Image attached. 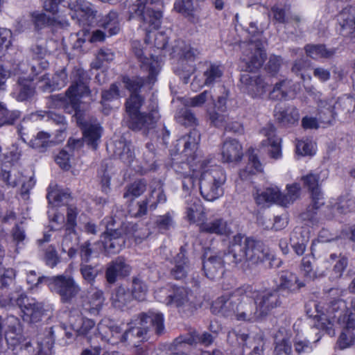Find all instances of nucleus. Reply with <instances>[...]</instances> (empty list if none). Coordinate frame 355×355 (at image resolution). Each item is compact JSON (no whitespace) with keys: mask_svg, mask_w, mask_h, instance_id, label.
Instances as JSON below:
<instances>
[{"mask_svg":"<svg viewBox=\"0 0 355 355\" xmlns=\"http://www.w3.org/2000/svg\"><path fill=\"white\" fill-rule=\"evenodd\" d=\"M271 257L261 241L238 234L231 241L227 253L210 256L203 261L202 268L208 278L216 279L223 275L225 263L238 265L249 261L256 264L272 259Z\"/></svg>","mask_w":355,"mask_h":355,"instance_id":"obj_1","label":"nucleus"},{"mask_svg":"<svg viewBox=\"0 0 355 355\" xmlns=\"http://www.w3.org/2000/svg\"><path fill=\"white\" fill-rule=\"evenodd\" d=\"M144 103V98L139 93L130 94L125 102L128 117L124 120L125 125L133 131H141L146 135L155 128L160 119L158 105L152 102L148 107V112H140Z\"/></svg>","mask_w":355,"mask_h":355,"instance_id":"obj_2","label":"nucleus"},{"mask_svg":"<svg viewBox=\"0 0 355 355\" xmlns=\"http://www.w3.org/2000/svg\"><path fill=\"white\" fill-rule=\"evenodd\" d=\"M162 0H136L129 8L128 19L137 18L146 32L145 42H148L149 34L161 26L163 13Z\"/></svg>","mask_w":355,"mask_h":355,"instance_id":"obj_3","label":"nucleus"},{"mask_svg":"<svg viewBox=\"0 0 355 355\" xmlns=\"http://www.w3.org/2000/svg\"><path fill=\"white\" fill-rule=\"evenodd\" d=\"M246 31L254 39L252 38L248 43H243L241 60L245 63L247 71H254L262 67L266 58L264 51L265 41L259 37H256L263 32L261 28L258 27L257 23L250 22L246 28Z\"/></svg>","mask_w":355,"mask_h":355,"instance_id":"obj_4","label":"nucleus"},{"mask_svg":"<svg viewBox=\"0 0 355 355\" xmlns=\"http://www.w3.org/2000/svg\"><path fill=\"white\" fill-rule=\"evenodd\" d=\"M132 324L135 326L121 335V341H127L130 335L141 341L146 339L148 334L151 331H154L157 335H161L164 332V318L160 313H141L133 320Z\"/></svg>","mask_w":355,"mask_h":355,"instance_id":"obj_5","label":"nucleus"},{"mask_svg":"<svg viewBox=\"0 0 355 355\" xmlns=\"http://www.w3.org/2000/svg\"><path fill=\"white\" fill-rule=\"evenodd\" d=\"M225 180V174L220 166L204 171L199 180L201 196L207 201L216 200L223 194L221 187Z\"/></svg>","mask_w":355,"mask_h":355,"instance_id":"obj_6","label":"nucleus"},{"mask_svg":"<svg viewBox=\"0 0 355 355\" xmlns=\"http://www.w3.org/2000/svg\"><path fill=\"white\" fill-rule=\"evenodd\" d=\"M123 234L128 238H134L136 243H139L143 239L137 232V225L135 223L123 224L121 230H112L107 225V230L104 232V247L108 253L116 254L121 251L125 245Z\"/></svg>","mask_w":355,"mask_h":355,"instance_id":"obj_7","label":"nucleus"},{"mask_svg":"<svg viewBox=\"0 0 355 355\" xmlns=\"http://www.w3.org/2000/svg\"><path fill=\"white\" fill-rule=\"evenodd\" d=\"M39 281H45L50 291L58 294L63 303H70L80 291V286L70 275H59Z\"/></svg>","mask_w":355,"mask_h":355,"instance_id":"obj_8","label":"nucleus"},{"mask_svg":"<svg viewBox=\"0 0 355 355\" xmlns=\"http://www.w3.org/2000/svg\"><path fill=\"white\" fill-rule=\"evenodd\" d=\"M324 318H321L320 327L324 330L329 335L335 334L334 329V322L336 321L341 325H345V315H347L346 302L340 298L331 300L325 307Z\"/></svg>","mask_w":355,"mask_h":355,"instance_id":"obj_9","label":"nucleus"},{"mask_svg":"<svg viewBox=\"0 0 355 355\" xmlns=\"http://www.w3.org/2000/svg\"><path fill=\"white\" fill-rule=\"evenodd\" d=\"M54 344L53 327L46 329L37 341H28L21 345L12 355H53Z\"/></svg>","mask_w":355,"mask_h":355,"instance_id":"obj_10","label":"nucleus"},{"mask_svg":"<svg viewBox=\"0 0 355 355\" xmlns=\"http://www.w3.org/2000/svg\"><path fill=\"white\" fill-rule=\"evenodd\" d=\"M242 287L250 288V294L242 293L241 300L237 304L236 318L239 321L255 322L263 318L259 307L256 303L255 290L250 285H244Z\"/></svg>","mask_w":355,"mask_h":355,"instance_id":"obj_11","label":"nucleus"},{"mask_svg":"<svg viewBox=\"0 0 355 355\" xmlns=\"http://www.w3.org/2000/svg\"><path fill=\"white\" fill-rule=\"evenodd\" d=\"M250 288L240 287L229 295L218 297L212 304L211 310L214 313H220L223 316H236L237 304L241 300L242 293L250 294Z\"/></svg>","mask_w":355,"mask_h":355,"instance_id":"obj_12","label":"nucleus"},{"mask_svg":"<svg viewBox=\"0 0 355 355\" xmlns=\"http://www.w3.org/2000/svg\"><path fill=\"white\" fill-rule=\"evenodd\" d=\"M70 15L73 19H76L79 25L90 26L95 22L96 10L92 3L85 0H77L75 2L67 3Z\"/></svg>","mask_w":355,"mask_h":355,"instance_id":"obj_13","label":"nucleus"},{"mask_svg":"<svg viewBox=\"0 0 355 355\" xmlns=\"http://www.w3.org/2000/svg\"><path fill=\"white\" fill-rule=\"evenodd\" d=\"M254 297L263 318H264L268 315L272 309L282 304L285 296L275 288L264 290L261 292L255 291Z\"/></svg>","mask_w":355,"mask_h":355,"instance_id":"obj_14","label":"nucleus"},{"mask_svg":"<svg viewBox=\"0 0 355 355\" xmlns=\"http://www.w3.org/2000/svg\"><path fill=\"white\" fill-rule=\"evenodd\" d=\"M248 335L241 333L234 329L229 331L227 340L234 343L236 339L239 343H243V355H262L263 352L264 342L260 336L248 339Z\"/></svg>","mask_w":355,"mask_h":355,"instance_id":"obj_15","label":"nucleus"},{"mask_svg":"<svg viewBox=\"0 0 355 355\" xmlns=\"http://www.w3.org/2000/svg\"><path fill=\"white\" fill-rule=\"evenodd\" d=\"M17 305L23 313V320L28 322L36 323L41 320L44 309L43 304L35 299H29L26 295H21L16 300Z\"/></svg>","mask_w":355,"mask_h":355,"instance_id":"obj_16","label":"nucleus"},{"mask_svg":"<svg viewBox=\"0 0 355 355\" xmlns=\"http://www.w3.org/2000/svg\"><path fill=\"white\" fill-rule=\"evenodd\" d=\"M240 80L243 89L251 97L261 98L267 92L268 85L257 74H242Z\"/></svg>","mask_w":355,"mask_h":355,"instance_id":"obj_17","label":"nucleus"},{"mask_svg":"<svg viewBox=\"0 0 355 355\" xmlns=\"http://www.w3.org/2000/svg\"><path fill=\"white\" fill-rule=\"evenodd\" d=\"M76 116L77 123L83 131L84 141L92 148L96 149L102 135V128L100 124L96 121H83L80 114Z\"/></svg>","mask_w":355,"mask_h":355,"instance_id":"obj_18","label":"nucleus"},{"mask_svg":"<svg viewBox=\"0 0 355 355\" xmlns=\"http://www.w3.org/2000/svg\"><path fill=\"white\" fill-rule=\"evenodd\" d=\"M273 19L280 24H284L286 28L290 26L295 30L300 29L302 18L300 15L292 13L288 6L275 5L271 8Z\"/></svg>","mask_w":355,"mask_h":355,"instance_id":"obj_19","label":"nucleus"},{"mask_svg":"<svg viewBox=\"0 0 355 355\" xmlns=\"http://www.w3.org/2000/svg\"><path fill=\"white\" fill-rule=\"evenodd\" d=\"M3 323L5 329V339L8 345L16 346L23 337L22 327L19 320L14 315H9L3 319Z\"/></svg>","mask_w":355,"mask_h":355,"instance_id":"obj_20","label":"nucleus"},{"mask_svg":"<svg viewBox=\"0 0 355 355\" xmlns=\"http://www.w3.org/2000/svg\"><path fill=\"white\" fill-rule=\"evenodd\" d=\"M279 279V283L275 288L282 294L284 292L287 294L295 293L305 286V283L301 281L295 273L290 271L282 272Z\"/></svg>","mask_w":355,"mask_h":355,"instance_id":"obj_21","label":"nucleus"},{"mask_svg":"<svg viewBox=\"0 0 355 355\" xmlns=\"http://www.w3.org/2000/svg\"><path fill=\"white\" fill-rule=\"evenodd\" d=\"M173 264L174 266L170 271L171 277L178 280L184 279L191 269L185 246H181L180 252L173 258Z\"/></svg>","mask_w":355,"mask_h":355,"instance_id":"obj_22","label":"nucleus"},{"mask_svg":"<svg viewBox=\"0 0 355 355\" xmlns=\"http://www.w3.org/2000/svg\"><path fill=\"white\" fill-rule=\"evenodd\" d=\"M261 133L266 137L263 140L262 145L270 148L268 152L271 157L278 159L281 157V139L275 135V129L273 125H268L261 130Z\"/></svg>","mask_w":355,"mask_h":355,"instance_id":"obj_23","label":"nucleus"},{"mask_svg":"<svg viewBox=\"0 0 355 355\" xmlns=\"http://www.w3.org/2000/svg\"><path fill=\"white\" fill-rule=\"evenodd\" d=\"M130 272V266L125 263L123 257H119L107 264L105 277L110 284H114L118 277H125Z\"/></svg>","mask_w":355,"mask_h":355,"instance_id":"obj_24","label":"nucleus"},{"mask_svg":"<svg viewBox=\"0 0 355 355\" xmlns=\"http://www.w3.org/2000/svg\"><path fill=\"white\" fill-rule=\"evenodd\" d=\"M243 148L240 143L233 139L225 140L221 148L223 162L232 163L239 162L243 157Z\"/></svg>","mask_w":355,"mask_h":355,"instance_id":"obj_25","label":"nucleus"},{"mask_svg":"<svg viewBox=\"0 0 355 355\" xmlns=\"http://www.w3.org/2000/svg\"><path fill=\"white\" fill-rule=\"evenodd\" d=\"M337 21L342 35H348L352 33L355 31V7L343 8L338 15Z\"/></svg>","mask_w":355,"mask_h":355,"instance_id":"obj_26","label":"nucleus"},{"mask_svg":"<svg viewBox=\"0 0 355 355\" xmlns=\"http://www.w3.org/2000/svg\"><path fill=\"white\" fill-rule=\"evenodd\" d=\"M33 78L19 77L15 87L13 96L18 101L31 99L35 93Z\"/></svg>","mask_w":355,"mask_h":355,"instance_id":"obj_27","label":"nucleus"},{"mask_svg":"<svg viewBox=\"0 0 355 355\" xmlns=\"http://www.w3.org/2000/svg\"><path fill=\"white\" fill-rule=\"evenodd\" d=\"M88 93L89 91L87 83L72 84L67 89L66 95L69 98L71 109L75 112V116L80 114V98Z\"/></svg>","mask_w":355,"mask_h":355,"instance_id":"obj_28","label":"nucleus"},{"mask_svg":"<svg viewBox=\"0 0 355 355\" xmlns=\"http://www.w3.org/2000/svg\"><path fill=\"white\" fill-rule=\"evenodd\" d=\"M114 155L126 165H130L135 159V153L131 144L125 139H120L114 143Z\"/></svg>","mask_w":355,"mask_h":355,"instance_id":"obj_29","label":"nucleus"},{"mask_svg":"<svg viewBox=\"0 0 355 355\" xmlns=\"http://www.w3.org/2000/svg\"><path fill=\"white\" fill-rule=\"evenodd\" d=\"M173 53L180 58V62H193L198 57L199 51L187 44L182 40H178L173 46Z\"/></svg>","mask_w":355,"mask_h":355,"instance_id":"obj_30","label":"nucleus"},{"mask_svg":"<svg viewBox=\"0 0 355 355\" xmlns=\"http://www.w3.org/2000/svg\"><path fill=\"white\" fill-rule=\"evenodd\" d=\"M275 116L278 122L283 125H293L297 123L300 119L298 110L293 106L285 108L276 107L275 109Z\"/></svg>","mask_w":355,"mask_h":355,"instance_id":"obj_31","label":"nucleus"},{"mask_svg":"<svg viewBox=\"0 0 355 355\" xmlns=\"http://www.w3.org/2000/svg\"><path fill=\"white\" fill-rule=\"evenodd\" d=\"M132 51L141 62V67L148 71V80L150 82L154 80L155 76L157 74L155 67L153 64L150 59L144 56V51L141 44L139 41H134L132 43Z\"/></svg>","mask_w":355,"mask_h":355,"instance_id":"obj_32","label":"nucleus"},{"mask_svg":"<svg viewBox=\"0 0 355 355\" xmlns=\"http://www.w3.org/2000/svg\"><path fill=\"white\" fill-rule=\"evenodd\" d=\"M200 231L224 236H228L232 232L227 221L223 218H215L208 223H202L200 226Z\"/></svg>","mask_w":355,"mask_h":355,"instance_id":"obj_33","label":"nucleus"},{"mask_svg":"<svg viewBox=\"0 0 355 355\" xmlns=\"http://www.w3.org/2000/svg\"><path fill=\"white\" fill-rule=\"evenodd\" d=\"M187 218L191 223H196L204 218V209L200 199L196 197H189L187 201Z\"/></svg>","mask_w":355,"mask_h":355,"instance_id":"obj_34","label":"nucleus"},{"mask_svg":"<svg viewBox=\"0 0 355 355\" xmlns=\"http://www.w3.org/2000/svg\"><path fill=\"white\" fill-rule=\"evenodd\" d=\"M302 180L304 186L306 187L311 193L312 201H313L315 204L320 203V200H322V195L319 184V175L309 173L302 177Z\"/></svg>","mask_w":355,"mask_h":355,"instance_id":"obj_35","label":"nucleus"},{"mask_svg":"<svg viewBox=\"0 0 355 355\" xmlns=\"http://www.w3.org/2000/svg\"><path fill=\"white\" fill-rule=\"evenodd\" d=\"M166 303L167 304H174L177 307H182L187 309L191 307L189 292L183 287L177 288L173 295H168Z\"/></svg>","mask_w":355,"mask_h":355,"instance_id":"obj_36","label":"nucleus"},{"mask_svg":"<svg viewBox=\"0 0 355 355\" xmlns=\"http://www.w3.org/2000/svg\"><path fill=\"white\" fill-rule=\"evenodd\" d=\"M282 193L277 187L266 188L261 193H257L255 200L258 205H263L266 202H275L280 205Z\"/></svg>","mask_w":355,"mask_h":355,"instance_id":"obj_37","label":"nucleus"},{"mask_svg":"<svg viewBox=\"0 0 355 355\" xmlns=\"http://www.w3.org/2000/svg\"><path fill=\"white\" fill-rule=\"evenodd\" d=\"M337 114L333 101L321 100L318 103L319 120L323 123H330Z\"/></svg>","mask_w":355,"mask_h":355,"instance_id":"obj_38","label":"nucleus"},{"mask_svg":"<svg viewBox=\"0 0 355 355\" xmlns=\"http://www.w3.org/2000/svg\"><path fill=\"white\" fill-rule=\"evenodd\" d=\"M132 298L128 289L123 286H119L113 291L111 302L115 308L121 309L131 302Z\"/></svg>","mask_w":355,"mask_h":355,"instance_id":"obj_39","label":"nucleus"},{"mask_svg":"<svg viewBox=\"0 0 355 355\" xmlns=\"http://www.w3.org/2000/svg\"><path fill=\"white\" fill-rule=\"evenodd\" d=\"M99 26L107 32L108 36L118 33L120 28L117 13L110 11L100 21Z\"/></svg>","mask_w":355,"mask_h":355,"instance_id":"obj_40","label":"nucleus"},{"mask_svg":"<svg viewBox=\"0 0 355 355\" xmlns=\"http://www.w3.org/2000/svg\"><path fill=\"white\" fill-rule=\"evenodd\" d=\"M200 139V135L199 132L196 129H193L189 135L180 140V141H183L184 143V153L186 156H191L197 150Z\"/></svg>","mask_w":355,"mask_h":355,"instance_id":"obj_41","label":"nucleus"},{"mask_svg":"<svg viewBox=\"0 0 355 355\" xmlns=\"http://www.w3.org/2000/svg\"><path fill=\"white\" fill-rule=\"evenodd\" d=\"M24 176L15 169L0 171V184L8 187H15Z\"/></svg>","mask_w":355,"mask_h":355,"instance_id":"obj_42","label":"nucleus"},{"mask_svg":"<svg viewBox=\"0 0 355 355\" xmlns=\"http://www.w3.org/2000/svg\"><path fill=\"white\" fill-rule=\"evenodd\" d=\"M198 344V332L192 331L186 334L181 335L173 341V345L178 350L187 349V347L194 346Z\"/></svg>","mask_w":355,"mask_h":355,"instance_id":"obj_43","label":"nucleus"},{"mask_svg":"<svg viewBox=\"0 0 355 355\" xmlns=\"http://www.w3.org/2000/svg\"><path fill=\"white\" fill-rule=\"evenodd\" d=\"M53 142L51 141V135L46 132H39L34 139H32L28 145L39 152L42 153L52 145Z\"/></svg>","mask_w":355,"mask_h":355,"instance_id":"obj_44","label":"nucleus"},{"mask_svg":"<svg viewBox=\"0 0 355 355\" xmlns=\"http://www.w3.org/2000/svg\"><path fill=\"white\" fill-rule=\"evenodd\" d=\"M305 51L308 56L315 60L328 58L334 54V50L327 49L325 46L322 44H308L305 46Z\"/></svg>","mask_w":355,"mask_h":355,"instance_id":"obj_45","label":"nucleus"},{"mask_svg":"<svg viewBox=\"0 0 355 355\" xmlns=\"http://www.w3.org/2000/svg\"><path fill=\"white\" fill-rule=\"evenodd\" d=\"M223 73L220 66L216 64H209L203 73L205 78L204 84L211 85L220 80Z\"/></svg>","mask_w":355,"mask_h":355,"instance_id":"obj_46","label":"nucleus"},{"mask_svg":"<svg viewBox=\"0 0 355 355\" xmlns=\"http://www.w3.org/2000/svg\"><path fill=\"white\" fill-rule=\"evenodd\" d=\"M80 272L83 279L88 284L92 285L100 270L98 265H91L89 263H80Z\"/></svg>","mask_w":355,"mask_h":355,"instance_id":"obj_47","label":"nucleus"},{"mask_svg":"<svg viewBox=\"0 0 355 355\" xmlns=\"http://www.w3.org/2000/svg\"><path fill=\"white\" fill-rule=\"evenodd\" d=\"M21 113L18 110H8L5 104L0 102V127L5 125H12L20 118Z\"/></svg>","mask_w":355,"mask_h":355,"instance_id":"obj_48","label":"nucleus"},{"mask_svg":"<svg viewBox=\"0 0 355 355\" xmlns=\"http://www.w3.org/2000/svg\"><path fill=\"white\" fill-rule=\"evenodd\" d=\"M209 101H214V96L211 90H205L200 94L187 99L184 105L187 107H200Z\"/></svg>","mask_w":355,"mask_h":355,"instance_id":"obj_49","label":"nucleus"},{"mask_svg":"<svg viewBox=\"0 0 355 355\" xmlns=\"http://www.w3.org/2000/svg\"><path fill=\"white\" fill-rule=\"evenodd\" d=\"M146 182L144 180H136L125 187L123 198L132 197V199L143 194L146 190Z\"/></svg>","mask_w":355,"mask_h":355,"instance_id":"obj_50","label":"nucleus"},{"mask_svg":"<svg viewBox=\"0 0 355 355\" xmlns=\"http://www.w3.org/2000/svg\"><path fill=\"white\" fill-rule=\"evenodd\" d=\"M206 112L211 124L216 128L224 127L229 121V116L224 114L225 112H220L218 110L211 109L208 105L207 106Z\"/></svg>","mask_w":355,"mask_h":355,"instance_id":"obj_51","label":"nucleus"},{"mask_svg":"<svg viewBox=\"0 0 355 355\" xmlns=\"http://www.w3.org/2000/svg\"><path fill=\"white\" fill-rule=\"evenodd\" d=\"M334 104L337 113L340 112L347 114L353 112L355 108V100L349 95H344L338 98L336 102H334Z\"/></svg>","mask_w":355,"mask_h":355,"instance_id":"obj_52","label":"nucleus"},{"mask_svg":"<svg viewBox=\"0 0 355 355\" xmlns=\"http://www.w3.org/2000/svg\"><path fill=\"white\" fill-rule=\"evenodd\" d=\"M313 204L309 206L306 211L302 214V218L305 220H309L312 225H317L321 220L320 214L318 212V209L324 205V202L320 200V203Z\"/></svg>","mask_w":355,"mask_h":355,"instance_id":"obj_53","label":"nucleus"},{"mask_svg":"<svg viewBox=\"0 0 355 355\" xmlns=\"http://www.w3.org/2000/svg\"><path fill=\"white\" fill-rule=\"evenodd\" d=\"M178 123L184 126H193L197 125L198 119L191 110L187 108L180 109L175 116Z\"/></svg>","mask_w":355,"mask_h":355,"instance_id":"obj_54","label":"nucleus"},{"mask_svg":"<svg viewBox=\"0 0 355 355\" xmlns=\"http://www.w3.org/2000/svg\"><path fill=\"white\" fill-rule=\"evenodd\" d=\"M291 80H284L276 83L269 94L270 99L280 100L287 96L288 88L291 86Z\"/></svg>","mask_w":355,"mask_h":355,"instance_id":"obj_55","label":"nucleus"},{"mask_svg":"<svg viewBox=\"0 0 355 355\" xmlns=\"http://www.w3.org/2000/svg\"><path fill=\"white\" fill-rule=\"evenodd\" d=\"M148 291L146 284L139 278H134L132 280V297L137 300L143 301L146 299Z\"/></svg>","mask_w":355,"mask_h":355,"instance_id":"obj_56","label":"nucleus"},{"mask_svg":"<svg viewBox=\"0 0 355 355\" xmlns=\"http://www.w3.org/2000/svg\"><path fill=\"white\" fill-rule=\"evenodd\" d=\"M300 186L298 184H293L287 186V193L282 194V198L280 201V205L287 206L293 203L300 195Z\"/></svg>","mask_w":355,"mask_h":355,"instance_id":"obj_57","label":"nucleus"},{"mask_svg":"<svg viewBox=\"0 0 355 355\" xmlns=\"http://www.w3.org/2000/svg\"><path fill=\"white\" fill-rule=\"evenodd\" d=\"M293 346L295 352L299 355L309 353L313 349L312 342L300 336L295 337L293 339Z\"/></svg>","mask_w":355,"mask_h":355,"instance_id":"obj_58","label":"nucleus"},{"mask_svg":"<svg viewBox=\"0 0 355 355\" xmlns=\"http://www.w3.org/2000/svg\"><path fill=\"white\" fill-rule=\"evenodd\" d=\"M107 329H108L112 336H114L117 334H120L121 332V328L118 326L114 321L110 319L105 318L98 324V331L99 334H107Z\"/></svg>","mask_w":355,"mask_h":355,"instance_id":"obj_59","label":"nucleus"},{"mask_svg":"<svg viewBox=\"0 0 355 355\" xmlns=\"http://www.w3.org/2000/svg\"><path fill=\"white\" fill-rule=\"evenodd\" d=\"M315 258L313 255L308 254L303 257L301 263V270L304 277L308 280H314V273L311 271V266L315 264Z\"/></svg>","mask_w":355,"mask_h":355,"instance_id":"obj_60","label":"nucleus"},{"mask_svg":"<svg viewBox=\"0 0 355 355\" xmlns=\"http://www.w3.org/2000/svg\"><path fill=\"white\" fill-rule=\"evenodd\" d=\"M64 231V233L63 234L61 246L62 251L65 252H67V247L74 246L78 239V237L74 229H71V227H65Z\"/></svg>","mask_w":355,"mask_h":355,"instance_id":"obj_61","label":"nucleus"},{"mask_svg":"<svg viewBox=\"0 0 355 355\" xmlns=\"http://www.w3.org/2000/svg\"><path fill=\"white\" fill-rule=\"evenodd\" d=\"M334 211L338 214H347L355 209V200L343 198L334 206Z\"/></svg>","mask_w":355,"mask_h":355,"instance_id":"obj_62","label":"nucleus"},{"mask_svg":"<svg viewBox=\"0 0 355 355\" xmlns=\"http://www.w3.org/2000/svg\"><path fill=\"white\" fill-rule=\"evenodd\" d=\"M113 52L108 49H101L96 54V60L93 62L92 65L93 68L100 69L105 62H110L114 59Z\"/></svg>","mask_w":355,"mask_h":355,"instance_id":"obj_63","label":"nucleus"},{"mask_svg":"<svg viewBox=\"0 0 355 355\" xmlns=\"http://www.w3.org/2000/svg\"><path fill=\"white\" fill-rule=\"evenodd\" d=\"M292 352V345L289 338H284L276 341L274 350L275 355H291Z\"/></svg>","mask_w":355,"mask_h":355,"instance_id":"obj_64","label":"nucleus"}]
</instances>
